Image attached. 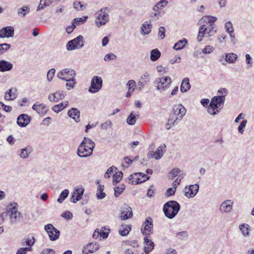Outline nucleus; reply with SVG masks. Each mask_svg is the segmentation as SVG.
<instances>
[{"instance_id":"f257e3e1","label":"nucleus","mask_w":254,"mask_h":254,"mask_svg":"<svg viewBox=\"0 0 254 254\" xmlns=\"http://www.w3.org/2000/svg\"><path fill=\"white\" fill-rule=\"evenodd\" d=\"M95 145V144L93 141L85 137L77 149V155L81 158H86L91 156Z\"/></svg>"},{"instance_id":"f03ea898","label":"nucleus","mask_w":254,"mask_h":254,"mask_svg":"<svg viewBox=\"0 0 254 254\" xmlns=\"http://www.w3.org/2000/svg\"><path fill=\"white\" fill-rule=\"evenodd\" d=\"M205 19H200L198 22L200 27L198 34L197 37L198 42L202 41L203 37H209L213 36L216 32L214 24L205 23Z\"/></svg>"},{"instance_id":"7ed1b4c3","label":"nucleus","mask_w":254,"mask_h":254,"mask_svg":"<svg viewBox=\"0 0 254 254\" xmlns=\"http://www.w3.org/2000/svg\"><path fill=\"white\" fill-rule=\"evenodd\" d=\"M225 100L224 96H214L207 108L208 113L213 116L218 114L223 108Z\"/></svg>"},{"instance_id":"20e7f679","label":"nucleus","mask_w":254,"mask_h":254,"mask_svg":"<svg viewBox=\"0 0 254 254\" xmlns=\"http://www.w3.org/2000/svg\"><path fill=\"white\" fill-rule=\"evenodd\" d=\"M180 208L181 205L177 201L170 200L164 204L163 210L165 215L171 219L177 215Z\"/></svg>"},{"instance_id":"39448f33","label":"nucleus","mask_w":254,"mask_h":254,"mask_svg":"<svg viewBox=\"0 0 254 254\" xmlns=\"http://www.w3.org/2000/svg\"><path fill=\"white\" fill-rule=\"evenodd\" d=\"M75 71L71 68H65L59 71L57 76L60 79L65 80L67 82L75 81Z\"/></svg>"},{"instance_id":"423d86ee","label":"nucleus","mask_w":254,"mask_h":254,"mask_svg":"<svg viewBox=\"0 0 254 254\" xmlns=\"http://www.w3.org/2000/svg\"><path fill=\"white\" fill-rule=\"evenodd\" d=\"M186 113V109L181 104L175 105L173 107L172 113L170 116L171 118L176 120L179 123Z\"/></svg>"},{"instance_id":"0eeeda50","label":"nucleus","mask_w":254,"mask_h":254,"mask_svg":"<svg viewBox=\"0 0 254 254\" xmlns=\"http://www.w3.org/2000/svg\"><path fill=\"white\" fill-rule=\"evenodd\" d=\"M107 7L102 8L100 11L96 13V24L98 27H100L106 24L109 20V15L106 12Z\"/></svg>"},{"instance_id":"6e6552de","label":"nucleus","mask_w":254,"mask_h":254,"mask_svg":"<svg viewBox=\"0 0 254 254\" xmlns=\"http://www.w3.org/2000/svg\"><path fill=\"white\" fill-rule=\"evenodd\" d=\"M83 46V37L81 35H79L75 39L68 41L66 44V48L68 51H72L76 49H81Z\"/></svg>"},{"instance_id":"1a4fd4ad","label":"nucleus","mask_w":254,"mask_h":254,"mask_svg":"<svg viewBox=\"0 0 254 254\" xmlns=\"http://www.w3.org/2000/svg\"><path fill=\"white\" fill-rule=\"evenodd\" d=\"M10 206L11 207L9 208V210L8 213L10 214V223L12 224H15L17 220L22 219L23 215L22 213L17 210V204L16 203L13 204L11 203Z\"/></svg>"},{"instance_id":"9d476101","label":"nucleus","mask_w":254,"mask_h":254,"mask_svg":"<svg viewBox=\"0 0 254 254\" xmlns=\"http://www.w3.org/2000/svg\"><path fill=\"white\" fill-rule=\"evenodd\" d=\"M171 79L169 76L157 78L154 81V84L158 90L162 89L165 91L171 83Z\"/></svg>"},{"instance_id":"9b49d317","label":"nucleus","mask_w":254,"mask_h":254,"mask_svg":"<svg viewBox=\"0 0 254 254\" xmlns=\"http://www.w3.org/2000/svg\"><path fill=\"white\" fill-rule=\"evenodd\" d=\"M103 80L100 76H94L91 81V86L88 91L91 93H95L99 91L102 87Z\"/></svg>"},{"instance_id":"f8f14e48","label":"nucleus","mask_w":254,"mask_h":254,"mask_svg":"<svg viewBox=\"0 0 254 254\" xmlns=\"http://www.w3.org/2000/svg\"><path fill=\"white\" fill-rule=\"evenodd\" d=\"M44 228L45 231L48 234L51 241H55L59 238L60 231L55 228L52 224H49L46 225Z\"/></svg>"},{"instance_id":"ddd939ff","label":"nucleus","mask_w":254,"mask_h":254,"mask_svg":"<svg viewBox=\"0 0 254 254\" xmlns=\"http://www.w3.org/2000/svg\"><path fill=\"white\" fill-rule=\"evenodd\" d=\"M166 151V146L165 144H162L158 148L155 152L153 151H150L148 154L147 156L149 158H154L156 160H159L163 156L164 153Z\"/></svg>"},{"instance_id":"4468645a","label":"nucleus","mask_w":254,"mask_h":254,"mask_svg":"<svg viewBox=\"0 0 254 254\" xmlns=\"http://www.w3.org/2000/svg\"><path fill=\"white\" fill-rule=\"evenodd\" d=\"M153 226L152 219L150 217L146 218L142 225L141 232L143 235L146 236L152 234Z\"/></svg>"},{"instance_id":"2eb2a0df","label":"nucleus","mask_w":254,"mask_h":254,"mask_svg":"<svg viewBox=\"0 0 254 254\" xmlns=\"http://www.w3.org/2000/svg\"><path fill=\"white\" fill-rule=\"evenodd\" d=\"M199 190V185L194 184L186 186L183 190L185 195L188 198H192L198 192Z\"/></svg>"},{"instance_id":"dca6fc26","label":"nucleus","mask_w":254,"mask_h":254,"mask_svg":"<svg viewBox=\"0 0 254 254\" xmlns=\"http://www.w3.org/2000/svg\"><path fill=\"white\" fill-rule=\"evenodd\" d=\"M84 191V189L83 187L75 188V190L72 192L70 197V201L73 203H76L82 198Z\"/></svg>"},{"instance_id":"f3484780","label":"nucleus","mask_w":254,"mask_h":254,"mask_svg":"<svg viewBox=\"0 0 254 254\" xmlns=\"http://www.w3.org/2000/svg\"><path fill=\"white\" fill-rule=\"evenodd\" d=\"M65 95L64 91L59 90L55 93L50 94L48 95V99L52 102H58L60 100H63Z\"/></svg>"},{"instance_id":"a211bd4d","label":"nucleus","mask_w":254,"mask_h":254,"mask_svg":"<svg viewBox=\"0 0 254 254\" xmlns=\"http://www.w3.org/2000/svg\"><path fill=\"white\" fill-rule=\"evenodd\" d=\"M233 201L231 199L224 201L220 205L219 210L222 213H229L231 212L233 208Z\"/></svg>"},{"instance_id":"6ab92c4d","label":"nucleus","mask_w":254,"mask_h":254,"mask_svg":"<svg viewBox=\"0 0 254 254\" xmlns=\"http://www.w3.org/2000/svg\"><path fill=\"white\" fill-rule=\"evenodd\" d=\"M132 212L131 208L127 204H124L122 208L121 219L123 220L131 218Z\"/></svg>"},{"instance_id":"aec40b11","label":"nucleus","mask_w":254,"mask_h":254,"mask_svg":"<svg viewBox=\"0 0 254 254\" xmlns=\"http://www.w3.org/2000/svg\"><path fill=\"white\" fill-rule=\"evenodd\" d=\"M143 176L145 179L142 180L140 178L138 177L137 173L132 174L128 178V183L132 185L139 184L149 180L150 178V177L147 175H143Z\"/></svg>"},{"instance_id":"412c9836","label":"nucleus","mask_w":254,"mask_h":254,"mask_svg":"<svg viewBox=\"0 0 254 254\" xmlns=\"http://www.w3.org/2000/svg\"><path fill=\"white\" fill-rule=\"evenodd\" d=\"M31 121V118L25 114H21L17 119V124L20 127H25Z\"/></svg>"},{"instance_id":"4be33fe9","label":"nucleus","mask_w":254,"mask_h":254,"mask_svg":"<svg viewBox=\"0 0 254 254\" xmlns=\"http://www.w3.org/2000/svg\"><path fill=\"white\" fill-rule=\"evenodd\" d=\"M14 29L12 26H6L0 30V38L12 37L14 35Z\"/></svg>"},{"instance_id":"5701e85b","label":"nucleus","mask_w":254,"mask_h":254,"mask_svg":"<svg viewBox=\"0 0 254 254\" xmlns=\"http://www.w3.org/2000/svg\"><path fill=\"white\" fill-rule=\"evenodd\" d=\"M144 252L146 254H148L154 248V243L146 236L144 238Z\"/></svg>"},{"instance_id":"b1692460","label":"nucleus","mask_w":254,"mask_h":254,"mask_svg":"<svg viewBox=\"0 0 254 254\" xmlns=\"http://www.w3.org/2000/svg\"><path fill=\"white\" fill-rule=\"evenodd\" d=\"M16 88H12L8 89L5 93L4 99L7 101L13 100L16 98L17 94Z\"/></svg>"},{"instance_id":"393cba45","label":"nucleus","mask_w":254,"mask_h":254,"mask_svg":"<svg viewBox=\"0 0 254 254\" xmlns=\"http://www.w3.org/2000/svg\"><path fill=\"white\" fill-rule=\"evenodd\" d=\"M68 116L73 119L76 122L80 121V111L77 108H72L67 112Z\"/></svg>"},{"instance_id":"a878e982","label":"nucleus","mask_w":254,"mask_h":254,"mask_svg":"<svg viewBox=\"0 0 254 254\" xmlns=\"http://www.w3.org/2000/svg\"><path fill=\"white\" fill-rule=\"evenodd\" d=\"M12 68L13 64L11 63L4 60L0 61V71H8L11 70Z\"/></svg>"},{"instance_id":"bb28decb","label":"nucleus","mask_w":254,"mask_h":254,"mask_svg":"<svg viewBox=\"0 0 254 254\" xmlns=\"http://www.w3.org/2000/svg\"><path fill=\"white\" fill-rule=\"evenodd\" d=\"M31 153V149L30 147H26L17 151V154L22 159L27 158Z\"/></svg>"},{"instance_id":"cd10ccee","label":"nucleus","mask_w":254,"mask_h":254,"mask_svg":"<svg viewBox=\"0 0 254 254\" xmlns=\"http://www.w3.org/2000/svg\"><path fill=\"white\" fill-rule=\"evenodd\" d=\"M35 242V239L34 237H26L21 241V245L23 246H27V247L32 248V246Z\"/></svg>"},{"instance_id":"c85d7f7f","label":"nucleus","mask_w":254,"mask_h":254,"mask_svg":"<svg viewBox=\"0 0 254 254\" xmlns=\"http://www.w3.org/2000/svg\"><path fill=\"white\" fill-rule=\"evenodd\" d=\"M152 24L151 21L144 22L141 28V33L143 35L148 34L151 30Z\"/></svg>"},{"instance_id":"c756f323","label":"nucleus","mask_w":254,"mask_h":254,"mask_svg":"<svg viewBox=\"0 0 254 254\" xmlns=\"http://www.w3.org/2000/svg\"><path fill=\"white\" fill-rule=\"evenodd\" d=\"M190 88V84L189 82V79L188 78H185L182 82L180 90L182 92H186Z\"/></svg>"},{"instance_id":"7c9ffc66","label":"nucleus","mask_w":254,"mask_h":254,"mask_svg":"<svg viewBox=\"0 0 254 254\" xmlns=\"http://www.w3.org/2000/svg\"><path fill=\"white\" fill-rule=\"evenodd\" d=\"M68 105V101H64L62 103H61L59 104L56 105L54 106L52 108V110L56 112V113H59L64 108H66L67 106Z\"/></svg>"},{"instance_id":"2f4dec72","label":"nucleus","mask_w":254,"mask_h":254,"mask_svg":"<svg viewBox=\"0 0 254 254\" xmlns=\"http://www.w3.org/2000/svg\"><path fill=\"white\" fill-rule=\"evenodd\" d=\"M139 115L138 113H135L134 112H131L130 115L128 116L127 119V122L129 125H134L136 121V117H138Z\"/></svg>"},{"instance_id":"473e14b6","label":"nucleus","mask_w":254,"mask_h":254,"mask_svg":"<svg viewBox=\"0 0 254 254\" xmlns=\"http://www.w3.org/2000/svg\"><path fill=\"white\" fill-rule=\"evenodd\" d=\"M188 43V41L186 39L183 38L182 40L178 41L174 46L173 49L176 51H179L183 49L186 44Z\"/></svg>"},{"instance_id":"72a5a7b5","label":"nucleus","mask_w":254,"mask_h":254,"mask_svg":"<svg viewBox=\"0 0 254 254\" xmlns=\"http://www.w3.org/2000/svg\"><path fill=\"white\" fill-rule=\"evenodd\" d=\"M161 56V53L158 49L152 50L150 52V60L152 62L156 61Z\"/></svg>"},{"instance_id":"f704fd0d","label":"nucleus","mask_w":254,"mask_h":254,"mask_svg":"<svg viewBox=\"0 0 254 254\" xmlns=\"http://www.w3.org/2000/svg\"><path fill=\"white\" fill-rule=\"evenodd\" d=\"M131 230V227L129 225H122L119 230V234L123 236H126L128 235Z\"/></svg>"},{"instance_id":"c9c22d12","label":"nucleus","mask_w":254,"mask_h":254,"mask_svg":"<svg viewBox=\"0 0 254 254\" xmlns=\"http://www.w3.org/2000/svg\"><path fill=\"white\" fill-rule=\"evenodd\" d=\"M225 61L229 63H234L238 58L236 54L231 53L225 54Z\"/></svg>"},{"instance_id":"e433bc0d","label":"nucleus","mask_w":254,"mask_h":254,"mask_svg":"<svg viewBox=\"0 0 254 254\" xmlns=\"http://www.w3.org/2000/svg\"><path fill=\"white\" fill-rule=\"evenodd\" d=\"M104 186L99 185L97 188L96 195L98 199L104 198L106 196V193L103 191Z\"/></svg>"},{"instance_id":"4c0bfd02","label":"nucleus","mask_w":254,"mask_h":254,"mask_svg":"<svg viewBox=\"0 0 254 254\" xmlns=\"http://www.w3.org/2000/svg\"><path fill=\"white\" fill-rule=\"evenodd\" d=\"M123 173L121 171L116 172L113 177V184L114 186L119 183L123 178Z\"/></svg>"},{"instance_id":"58836bf2","label":"nucleus","mask_w":254,"mask_h":254,"mask_svg":"<svg viewBox=\"0 0 254 254\" xmlns=\"http://www.w3.org/2000/svg\"><path fill=\"white\" fill-rule=\"evenodd\" d=\"M30 11V8L27 6H24L22 7L19 8L17 11V14L18 16L24 17Z\"/></svg>"},{"instance_id":"ea45409f","label":"nucleus","mask_w":254,"mask_h":254,"mask_svg":"<svg viewBox=\"0 0 254 254\" xmlns=\"http://www.w3.org/2000/svg\"><path fill=\"white\" fill-rule=\"evenodd\" d=\"M53 0H41L40 4L37 7V10L39 11L43 9L45 7L49 6L52 3Z\"/></svg>"},{"instance_id":"a19ab883","label":"nucleus","mask_w":254,"mask_h":254,"mask_svg":"<svg viewBox=\"0 0 254 254\" xmlns=\"http://www.w3.org/2000/svg\"><path fill=\"white\" fill-rule=\"evenodd\" d=\"M69 194V190L67 189H64L62 191L59 198H58V202L60 203H62L66 198L68 196Z\"/></svg>"},{"instance_id":"79ce46f5","label":"nucleus","mask_w":254,"mask_h":254,"mask_svg":"<svg viewBox=\"0 0 254 254\" xmlns=\"http://www.w3.org/2000/svg\"><path fill=\"white\" fill-rule=\"evenodd\" d=\"M239 228L244 236H247L249 235L250 226L248 224H241L239 226Z\"/></svg>"},{"instance_id":"37998d69","label":"nucleus","mask_w":254,"mask_h":254,"mask_svg":"<svg viewBox=\"0 0 254 254\" xmlns=\"http://www.w3.org/2000/svg\"><path fill=\"white\" fill-rule=\"evenodd\" d=\"M126 186L124 184L121 185L120 187L114 188V195L116 197H118L122 192L125 190Z\"/></svg>"},{"instance_id":"c03bdc74","label":"nucleus","mask_w":254,"mask_h":254,"mask_svg":"<svg viewBox=\"0 0 254 254\" xmlns=\"http://www.w3.org/2000/svg\"><path fill=\"white\" fill-rule=\"evenodd\" d=\"M201 19H205V23H211L214 24V23L216 21L217 18L216 17L211 16H205Z\"/></svg>"},{"instance_id":"a18cd8bd","label":"nucleus","mask_w":254,"mask_h":254,"mask_svg":"<svg viewBox=\"0 0 254 254\" xmlns=\"http://www.w3.org/2000/svg\"><path fill=\"white\" fill-rule=\"evenodd\" d=\"M32 248L30 247L20 248L17 250L16 254H27L28 252H32Z\"/></svg>"},{"instance_id":"49530a36","label":"nucleus","mask_w":254,"mask_h":254,"mask_svg":"<svg viewBox=\"0 0 254 254\" xmlns=\"http://www.w3.org/2000/svg\"><path fill=\"white\" fill-rule=\"evenodd\" d=\"M188 236V232L186 231L178 232L176 235V237L180 240H184L187 239Z\"/></svg>"},{"instance_id":"de8ad7c7","label":"nucleus","mask_w":254,"mask_h":254,"mask_svg":"<svg viewBox=\"0 0 254 254\" xmlns=\"http://www.w3.org/2000/svg\"><path fill=\"white\" fill-rule=\"evenodd\" d=\"M11 47V45L7 43L0 44V55L5 53Z\"/></svg>"},{"instance_id":"09e8293b","label":"nucleus","mask_w":254,"mask_h":254,"mask_svg":"<svg viewBox=\"0 0 254 254\" xmlns=\"http://www.w3.org/2000/svg\"><path fill=\"white\" fill-rule=\"evenodd\" d=\"M109 229H107L105 227H103L99 232V234L101 237L104 239H106L108 237Z\"/></svg>"},{"instance_id":"8fccbe9b","label":"nucleus","mask_w":254,"mask_h":254,"mask_svg":"<svg viewBox=\"0 0 254 254\" xmlns=\"http://www.w3.org/2000/svg\"><path fill=\"white\" fill-rule=\"evenodd\" d=\"M179 123L176 121V120H174L173 118H171L169 117L168 120V123L166 124V128L167 129H169L172 126H174L176 124H178Z\"/></svg>"},{"instance_id":"3c124183","label":"nucleus","mask_w":254,"mask_h":254,"mask_svg":"<svg viewBox=\"0 0 254 254\" xmlns=\"http://www.w3.org/2000/svg\"><path fill=\"white\" fill-rule=\"evenodd\" d=\"M247 123V120H244L240 124L239 126L238 127V131L241 133V134H243L245 128L246 126Z\"/></svg>"},{"instance_id":"603ef678","label":"nucleus","mask_w":254,"mask_h":254,"mask_svg":"<svg viewBox=\"0 0 254 254\" xmlns=\"http://www.w3.org/2000/svg\"><path fill=\"white\" fill-rule=\"evenodd\" d=\"M225 28L226 29V31L228 33L234 32L233 25L230 21H228L225 23Z\"/></svg>"},{"instance_id":"864d4df0","label":"nucleus","mask_w":254,"mask_h":254,"mask_svg":"<svg viewBox=\"0 0 254 254\" xmlns=\"http://www.w3.org/2000/svg\"><path fill=\"white\" fill-rule=\"evenodd\" d=\"M74 8L77 10H83L85 9L86 6L82 4L80 1H75L73 3Z\"/></svg>"},{"instance_id":"5fc2aeb1","label":"nucleus","mask_w":254,"mask_h":254,"mask_svg":"<svg viewBox=\"0 0 254 254\" xmlns=\"http://www.w3.org/2000/svg\"><path fill=\"white\" fill-rule=\"evenodd\" d=\"M55 72L56 70L54 68H52L48 71L47 74V78L48 81L50 82L52 80L55 76Z\"/></svg>"},{"instance_id":"6e6d98bb","label":"nucleus","mask_w":254,"mask_h":254,"mask_svg":"<svg viewBox=\"0 0 254 254\" xmlns=\"http://www.w3.org/2000/svg\"><path fill=\"white\" fill-rule=\"evenodd\" d=\"M114 169L115 170H117V168L114 166H112V167L108 169L105 174L104 177L105 178H109L111 176V175L112 174V173H113Z\"/></svg>"},{"instance_id":"4d7b16f0","label":"nucleus","mask_w":254,"mask_h":254,"mask_svg":"<svg viewBox=\"0 0 254 254\" xmlns=\"http://www.w3.org/2000/svg\"><path fill=\"white\" fill-rule=\"evenodd\" d=\"M116 58L117 57L115 54L113 53H110L105 55L104 58V60L105 62H109L111 60H115L116 59Z\"/></svg>"},{"instance_id":"13d9d810","label":"nucleus","mask_w":254,"mask_h":254,"mask_svg":"<svg viewBox=\"0 0 254 254\" xmlns=\"http://www.w3.org/2000/svg\"><path fill=\"white\" fill-rule=\"evenodd\" d=\"M181 172V170L179 168H174L170 172V177H171V179H173L174 178L178 176V174Z\"/></svg>"},{"instance_id":"bf43d9fd","label":"nucleus","mask_w":254,"mask_h":254,"mask_svg":"<svg viewBox=\"0 0 254 254\" xmlns=\"http://www.w3.org/2000/svg\"><path fill=\"white\" fill-rule=\"evenodd\" d=\"M112 123L111 121L108 120L103 123L101 125V129L106 130L108 127H111Z\"/></svg>"},{"instance_id":"052dcab7","label":"nucleus","mask_w":254,"mask_h":254,"mask_svg":"<svg viewBox=\"0 0 254 254\" xmlns=\"http://www.w3.org/2000/svg\"><path fill=\"white\" fill-rule=\"evenodd\" d=\"M158 36L161 39H163L165 37V28L161 26L159 29Z\"/></svg>"},{"instance_id":"680f3d73","label":"nucleus","mask_w":254,"mask_h":254,"mask_svg":"<svg viewBox=\"0 0 254 254\" xmlns=\"http://www.w3.org/2000/svg\"><path fill=\"white\" fill-rule=\"evenodd\" d=\"M37 102L35 103L32 106V109L33 110L36 111L39 114H45V113H46V110H45V111H41V110L39 108V104H37Z\"/></svg>"},{"instance_id":"e2e57ef3","label":"nucleus","mask_w":254,"mask_h":254,"mask_svg":"<svg viewBox=\"0 0 254 254\" xmlns=\"http://www.w3.org/2000/svg\"><path fill=\"white\" fill-rule=\"evenodd\" d=\"M92 245V244H88L85 247H84L82 250V253L83 254H88L89 253H93V250H89V247H91Z\"/></svg>"},{"instance_id":"0e129e2a","label":"nucleus","mask_w":254,"mask_h":254,"mask_svg":"<svg viewBox=\"0 0 254 254\" xmlns=\"http://www.w3.org/2000/svg\"><path fill=\"white\" fill-rule=\"evenodd\" d=\"M214 50V48L211 46H206L203 50L202 53L204 54H210Z\"/></svg>"},{"instance_id":"69168bd1","label":"nucleus","mask_w":254,"mask_h":254,"mask_svg":"<svg viewBox=\"0 0 254 254\" xmlns=\"http://www.w3.org/2000/svg\"><path fill=\"white\" fill-rule=\"evenodd\" d=\"M176 189L175 188H170L167 189V191L166 192V196H170L175 194Z\"/></svg>"},{"instance_id":"338daca9","label":"nucleus","mask_w":254,"mask_h":254,"mask_svg":"<svg viewBox=\"0 0 254 254\" xmlns=\"http://www.w3.org/2000/svg\"><path fill=\"white\" fill-rule=\"evenodd\" d=\"M127 86L128 87V90H131L132 89L134 90L135 86V81L133 80H129L127 84Z\"/></svg>"},{"instance_id":"774afa93","label":"nucleus","mask_w":254,"mask_h":254,"mask_svg":"<svg viewBox=\"0 0 254 254\" xmlns=\"http://www.w3.org/2000/svg\"><path fill=\"white\" fill-rule=\"evenodd\" d=\"M62 216L66 219H71L72 218V214L69 211H66L62 214Z\"/></svg>"}]
</instances>
